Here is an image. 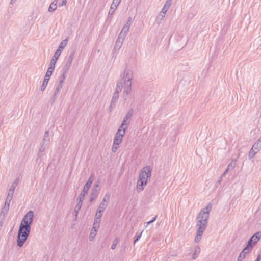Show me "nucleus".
Instances as JSON below:
<instances>
[{"mask_svg": "<svg viewBox=\"0 0 261 261\" xmlns=\"http://www.w3.org/2000/svg\"><path fill=\"white\" fill-rule=\"evenodd\" d=\"M129 28L130 27H127V25H125L122 28L121 32L127 34L128 32L129 31Z\"/></svg>", "mask_w": 261, "mask_h": 261, "instance_id": "de8ad7c7", "label": "nucleus"}, {"mask_svg": "<svg viewBox=\"0 0 261 261\" xmlns=\"http://www.w3.org/2000/svg\"><path fill=\"white\" fill-rule=\"evenodd\" d=\"M33 217V211H30L24 215L21 222L17 237V244L19 247L23 246L29 236Z\"/></svg>", "mask_w": 261, "mask_h": 261, "instance_id": "f257e3e1", "label": "nucleus"}, {"mask_svg": "<svg viewBox=\"0 0 261 261\" xmlns=\"http://www.w3.org/2000/svg\"><path fill=\"white\" fill-rule=\"evenodd\" d=\"M68 42V38L63 40L60 44L59 46L57 49L61 50V51L65 47Z\"/></svg>", "mask_w": 261, "mask_h": 261, "instance_id": "4be33fe9", "label": "nucleus"}, {"mask_svg": "<svg viewBox=\"0 0 261 261\" xmlns=\"http://www.w3.org/2000/svg\"><path fill=\"white\" fill-rule=\"evenodd\" d=\"M99 182H97V184H95L93 188H95L96 189H97V188L99 186Z\"/></svg>", "mask_w": 261, "mask_h": 261, "instance_id": "0e129e2a", "label": "nucleus"}, {"mask_svg": "<svg viewBox=\"0 0 261 261\" xmlns=\"http://www.w3.org/2000/svg\"><path fill=\"white\" fill-rule=\"evenodd\" d=\"M51 75H52L51 72L50 73L49 72H47V71L46 74H45L44 79H46V80L49 81V79H50V76H51Z\"/></svg>", "mask_w": 261, "mask_h": 261, "instance_id": "5fc2aeb1", "label": "nucleus"}, {"mask_svg": "<svg viewBox=\"0 0 261 261\" xmlns=\"http://www.w3.org/2000/svg\"><path fill=\"white\" fill-rule=\"evenodd\" d=\"M249 252V250H247L246 248H244L242 252L240 253L239 257H238V261H243L245 258L246 255Z\"/></svg>", "mask_w": 261, "mask_h": 261, "instance_id": "ddd939ff", "label": "nucleus"}, {"mask_svg": "<svg viewBox=\"0 0 261 261\" xmlns=\"http://www.w3.org/2000/svg\"><path fill=\"white\" fill-rule=\"evenodd\" d=\"M123 41L122 40V39H117V41L116 42V44H115L114 48L119 49L121 47V46L123 44Z\"/></svg>", "mask_w": 261, "mask_h": 261, "instance_id": "a878e982", "label": "nucleus"}, {"mask_svg": "<svg viewBox=\"0 0 261 261\" xmlns=\"http://www.w3.org/2000/svg\"><path fill=\"white\" fill-rule=\"evenodd\" d=\"M126 35L127 34L121 32L117 39H122V40L124 41Z\"/></svg>", "mask_w": 261, "mask_h": 261, "instance_id": "a18cd8bd", "label": "nucleus"}, {"mask_svg": "<svg viewBox=\"0 0 261 261\" xmlns=\"http://www.w3.org/2000/svg\"><path fill=\"white\" fill-rule=\"evenodd\" d=\"M119 94L114 92L113 95L112 100L111 101V105H110V111H111L112 109H113L115 107V104L117 102V101L119 99Z\"/></svg>", "mask_w": 261, "mask_h": 261, "instance_id": "6e6552de", "label": "nucleus"}, {"mask_svg": "<svg viewBox=\"0 0 261 261\" xmlns=\"http://www.w3.org/2000/svg\"><path fill=\"white\" fill-rule=\"evenodd\" d=\"M117 8V6L115 7V6H113V5L111 4L110 8L109 9V13H108L109 17L112 15L114 14V13L115 12Z\"/></svg>", "mask_w": 261, "mask_h": 261, "instance_id": "c756f323", "label": "nucleus"}, {"mask_svg": "<svg viewBox=\"0 0 261 261\" xmlns=\"http://www.w3.org/2000/svg\"><path fill=\"white\" fill-rule=\"evenodd\" d=\"M212 204L208 203L207 206L202 209L196 218L197 232L194 241L198 243L201 239L204 231L206 229L207 225V221L209 218L210 212L212 209Z\"/></svg>", "mask_w": 261, "mask_h": 261, "instance_id": "f03ea898", "label": "nucleus"}, {"mask_svg": "<svg viewBox=\"0 0 261 261\" xmlns=\"http://www.w3.org/2000/svg\"><path fill=\"white\" fill-rule=\"evenodd\" d=\"M151 175V169L150 166L144 167L139 176L137 184V190L138 192H140L144 190V186L147 184V179L150 178Z\"/></svg>", "mask_w": 261, "mask_h": 261, "instance_id": "7ed1b4c3", "label": "nucleus"}, {"mask_svg": "<svg viewBox=\"0 0 261 261\" xmlns=\"http://www.w3.org/2000/svg\"><path fill=\"white\" fill-rule=\"evenodd\" d=\"M142 233V231L135 237V239L134 241V244H135L140 239Z\"/></svg>", "mask_w": 261, "mask_h": 261, "instance_id": "6e6d98bb", "label": "nucleus"}, {"mask_svg": "<svg viewBox=\"0 0 261 261\" xmlns=\"http://www.w3.org/2000/svg\"><path fill=\"white\" fill-rule=\"evenodd\" d=\"M123 87V83L122 80H119L116 84V87L115 91V93L119 94L121 91Z\"/></svg>", "mask_w": 261, "mask_h": 261, "instance_id": "dca6fc26", "label": "nucleus"}, {"mask_svg": "<svg viewBox=\"0 0 261 261\" xmlns=\"http://www.w3.org/2000/svg\"><path fill=\"white\" fill-rule=\"evenodd\" d=\"M252 241H253L250 238L248 240V241L247 242V244L246 245V247H245V248H246L247 250H249V251L251 250L252 249L253 246L255 245V244H253V243Z\"/></svg>", "mask_w": 261, "mask_h": 261, "instance_id": "cd10ccee", "label": "nucleus"}, {"mask_svg": "<svg viewBox=\"0 0 261 261\" xmlns=\"http://www.w3.org/2000/svg\"><path fill=\"white\" fill-rule=\"evenodd\" d=\"M123 137L118 136L117 135H115V137L114 139L113 143L116 145H119L122 142Z\"/></svg>", "mask_w": 261, "mask_h": 261, "instance_id": "5701e85b", "label": "nucleus"}, {"mask_svg": "<svg viewBox=\"0 0 261 261\" xmlns=\"http://www.w3.org/2000/svg\"><path fill=\"white\" fill-rule=\"evenodd\" d=\"M252 148L255 150V152H258L261 149V136L254 143Z\"/></svg>", "mask_w": 261, "mask_h": 261, "instance_id": "9b49d317", "label": "nucleus"}, {"mask_svg": "<svg viewBox=\"0 0 261 261\" xmlns=\"http://www.w3.org/2000/svg\"><path fill=\"white\" fill-rule=\"evenodd\" d=\"M86 195V194H85V193H84L81 192V193L80 194V195L79 196V198H78L77 201L80 202H83V200H84L85 196Z\"/></svg>", "mask_w": 261, "mask_h": 261, "instance_id": "4c0bfd02", "label": "nucleus"}, {"mask_svg": "<svg viewBox=\"0 0 261 261\" xmlns=\"http://www.w3.org/2000/svg\"><path fill=\"white\" fill-rule=\"evenodd\" d=\"M121 0H113V2L112 3V5L114 6H117L118 7L120 3H121Z\"/></svg>", "mask_w": 261, "mask_h": 261, "instance_id": "8fccbe9b", "label": "nucleus"}, {"mask_svg": "<svg viewBox=\"0 0 261 261\" xmlns=\"http://www.w3.org/2000/svg\"><path fill=\"white\" fill-rule=\"evenodd\" d=\"M133 110L132 109H130L125 116L123 120V121L120 125V128H123V126L125 125L127 126V122L128 121V123H129L130 117L133 116Z\"/></svg>", "mask_w": 261, "mask_h": 261, "instance_id": "423d86ee", "label": "nucleus"}, {"mask_svg": "<svg viewBox=\"0 0 261 261\" xmlns=\"http://www.w3.org/2000/svg\"><path fill=\"white\" fill-rule=\"evenodd\" d=\"M57 1H54L51 3V4L50 5L48 11L49 12H54L56 9H57Z\"/></svg>", "mask_w": 261, "mask_h": 261, "instance_id": "6ab92c4d", "label": "nucleus"}, {"mask_svg": "<svg viewBox=\"0 0 261 261\" xmlns=\"http://www.w3.org/2000/svg\"><path fill=\"white\" fill-rule=\"evenodd\" d=\"M103 212H100V211L97 210L96 213L95 215L94 219L95 220H101L100 218L102 216Z\"/></svg>", "mask_w": 261, "mask_h": 261, "instance_id": "f704fd0d", "label": "nucleus"}, {"mask_svg": "<svg viewBox=\"0 0 261 261\" xmlns=\"http://www.w3.org/2000/svg\"><path fill=\"white\" fill-rule=\"evenodd\" d=\"M97 231V229H94V228L92 227V228L91 230L90 233V236H89L90 241H91L93 240V239L94 238V237H95V236L96 234Z\"/></svg>", "mask_w": 261, "mask_h": 261, "instance_id": "393cba45", "label": "nucleus"}, {"mask_svg": "<svg viewBox=\"0 0 261 261\" xmlns=\"http://www.w3.org/2000/svg\"><path fill=\"white\" fill-rule=\"evenodd\" d=\"M101 220H94L93 226V228L94 229H98L100 226Z\"/></svg>", "mask_w": 261, "mask_h": 261, "instance_id": "7c9ffc66", "label": "nucleus"}, {"mask_svg": "<svg viewBox=\"0 0 261 261\" xmlns=\"http://www.w3.org/2000/svg\"><path fill=\"white\" fill-rule=\"evenodd\" d=\"M118 145H116L115 144H114V143H113V146H112V151L113 152H116V151H117V150L118 149Z\"/></svg>", "mask_w": 261, "mask_h": 261, "instance_id": "3c124183", "label": "nucleus"}, {"mask_svg": "<svg viewBox=\"0 0 261 261\" xmlns=\"http://www.w3.org/2000/svg\"><path fill=\"white\" fill-rule=\"evenodd\" d=\"M256 153L257 152H255V150L251 148L248 153L249 158L250 159L253 158Z\"/></svg>", "mask_w": 261, "mask_h": 261, "instance_id": "473e14b6", "label": "nucleus"}, {"mask_svg": "<svg viewBox=\"0 0 261 261\" xmlns=\"http://www.w3.org/2000/svg\"><path fill=\"white\" fill-rule=\"evenodd\" d=\"M46 147L45 146L41 145H40L38 152V158H40L43 155V152H44Z\"/></svg>", "mask_w": 261, "mask_h": 261, "instance_id": "412c9836", "label": "nucleus"}, {"mask_svg": "<svg viewBox=\"0 0 261 261\" xmlns=\"http://www.w3.org/2000/svg\"><path fill=\"white\" fill-rule=\"evenodd\" d=\"M200 252V248L198 246L196 247L194 249V254H193V256H192V259H196L197 258L198 255H199Z\"/></svg>", "mask_w": 261, "mask_h": 261, "instance_id": "b1692460", "label": "nucleus"}, {"mask_svg": "<svg viewBox=\"0 0 261 261\" xmlns=\"http://www.w3.org/2000/svg\"><path fill=\"white\" fill-rule=\"evenodd\" d=\"M61 54V50L57 49L52 59H51L50 63L52 64H56L58 59Z\"/></svg>", "mask_w": 261, "mask_h": 261, "instance_id": "9d476101", "label": "nucleus"}, {"mask_svg": "<svg viewBox=\"0 0 261 261\" xmlns=\"http://www.w3.org/2000/svg\"><path fill=\"white\" fill-rule=\"evenodd\" d=\"M14 191L15 190L13 189L12 188H10L8 191L7 196L13 198Z\"/></svg>", "mask_w": 261, "mask_h": 261, "instance_id": "c03bdc74", "label": "nucleus"}, {"mask_svg": "<svg viewBox=\"0 0 261 261\" xmlns=\"http://www.w3.org/2000/svg\"><path fill=\"white\" fill-rule=\"evenodd\" d=\"M171 2L172 0H167L164 4V7H165V8H167L168 9H169V7L171 6Z\"/></svg>", "mask_w": 261, "mask_h": 261, "instance_id": "a19ab883", "label": "nucleus"}, {"mask_svg": "<svg viewBox=\"0 0 261 261\" xmlns=\"http://www.w3.org/2000/svg\"><path fill=\"white\" fill-rule=\"evenodd\" d=\"M48 144V143H45V142H42V141L40 143V145H42V146H45V147H46Z\"/></svg>", "mask_w": 261, "mask_h": 261, "instance_id": "680f3d73", "label": "nucleus"}, {"mask_svg": "<svg viewBox=\"0 0 261 261\" xmlns=\"http://www.w3.org/2000/svg\"><path fill=\"white\" fill-rule=\"evenodd\" d=\"M49 130H46L44 133L43 138L42 142L49 143L50 142V137H49Z\"/></svg>", "mask_w": 261, "mask_h": 261, "instance_id": "aec40b11", "label": "nucleus"}, {"mask_svg": "<svg viewBox=\"0 0 261 261\" xmlns=\"http://www.w3.org/2000/svg\"><path fill=\"white\" fill-rule=\"evenodd\" d=\"M98 191L97 189L95 188H93L90 194V197L89 199V201L92 202L98 195Z\"/></svg>", "mask_w": 261, "mask_h": 261, "instance_id": "f8f14e48", "label": "nucleus"}, {"mask_svg": "<svg viewBox=\"0 0 261 261\" xmlns=\"http://www.w3.org/2000/svg\"><path fill=\"white\" fill-rule=\"evenodd\" d=\"M133 77V71L130 69H124L123 72L121 74L119 80L122 81H127L132 82V80Z\"/></svg>", "mask_w": 261, "mask_h": 261, "instance_id": "20e7f679", "label": "nucleus"}, {"mask_svg": "<svg viewBox=\"0 0 261 261\" xmlns=\"http://www.w3.org/2000/svg\"><path fill=\"white\" fill-rule=\"evenodd\" d=\"M55 67V64H52L51 63H50L49 66L47 71L49 72L50 73L51 72V73H53V72L54 70Z\"/></svg>", "mask_w": 261, "mask_h": 261, "instance_id": "79ce46f5", "label": "nucleus"}, {"mask_svg": "<svg viewBox=\"0 0 261 261\" xmlns=\"http://www.w3.org/2000/svg\"><path fill=\"white\" fill-rule=\"evenodd\" d=\"M168 10V9L167 8H165V7H163L160 13L165 15Z\"/></svg>", "mask_w": 261, "mask_h": 261, "instance_id": "13d9d810", "label": "nucleus"}, {"mask_svg": "<svg viewBox=\"0 0 261 261\" xmlns=\"http://www.w3.org/2000/svg\"><path fill=\"white\" fill-rule=\"evenodd\" d=\"M93 179H94V175L92 174L89 177L88 180L86 182L82 192H83L85 194H86L88 193L89 188H90V187L93 182Z\"/></svg>", "mask_w": 261, "mask_h": 261, "instance_id": "0eeeda50", "label": "nucleus"}, {"mask_svg": "<svg viewBox=\"0 0 261 261\" xmlns=\"http://www.w3.org/2000/svg\"><path fill=\"white\" fill-rule=\"evenodd\" d=\"M236 166V160H232V161L231 162V163H230L228 165L227 167H228V168L230 169V170H232Z\"/></svg>", "mask_w": 261, "mask_h": 261, "instance_id": "72a5a7b5", "label": "nucleus"}, {"mask_svg": "<svg viewBox=\"0 0 261 261\" xmlns=\"http://www.w3.org/2000/svg\"><path fill=\"white\" fill-rule=\"evenodd\" d=\"M221 181H222V177H220L219 179L217 181V182L216 184V186H217L218 185L220 184Z\"/></svg>", "mask_w": 261, "mask_h": 261, "instance_id": "052dcab7", "label": "nucleus"}, {"mask_svg": "<svg viewBox=\"0 0 261 261\" xmlns=\"http://www.w3.org/2000/svg\"><path fill=\"white\" fill-rule=\"evenodd\" d=\"M126 35L127 34L121 32L117 39H122V40L124 41Z\"/></svg>", "mask_w": 261, "mask_h": 261, "instance_id": "49530a36", "label": "nucleus"}, {"mask_svg": "<svg viewBox=\"0 0 261 261\" xmlns=\"http://www.w3.org/2000/svg\"><path fill=\"white\" fill-rule=\"evenodd\" d=\"M48 81H49L46 80V79H44L42 86L41 87V91H43L45 90L48 84Z\"/></svg>", "mask_w": 261, "mask_h": 261, "instance_id": "2f4dec72", "label": "nucleus"}, {"mask_svg": "<svg viewBox=\"0 0 261 261\" xmlns=\"http://www.w3.org/2000/svg\"><path fill=\"white\" fill-rule=\"evenodd\" d=\"M5 220V217L0 216V229H1Z\"/></svg>", "mask_w": 261, "mask_h": 261, "instance_id": "864d4df0", "label": "nucleus"}, {"mask_svg": "<svg viewBox=\"0 0 261 261\" xmlns=\"http://www.w3.org/2000/svg\"><path fill=\"white\" fill-rule=\"evenodd\" d=\"M110 193H106L101 202L104 203H105L106 201L109 202L110 198Z\"/></svg>", "mask_w": 261, "mask_h": 261, "instance_id": "e433bc0d", "label": "nucleus"}, {"mask_svg": "<svg viewBox=\"0 0 261 261\" xmlns=\"http://www.w3.org/2000/svg\"><path fill=\"white\" fill-rule=\"evenodd\" d=\"M261 260V255L259 254L256 259L254 261H260Z\"/></svg>", "mask_w": 261, "mask_h": 261, "instance_id": "e2e57ef3", "label": "nucleus"}, {"mask_svg": "<svg viewBox=\"0 0 261 261\" xmlns=\"http://www.w3.org/2000/svg\"><path fill=\"white\" fill-rule=\"evenodd\" d=\"M107 203L101 202L97 210L100 211V212H103L106 207H107Z\"/></svg>", "mask_w": 261, "mask_h": 261, "instance_id": "bb28decb", "label": "nucleus"}, {"mask_svg": "<svg viewBox=\"0 0 261 261\" xmlns=\"http://www.w3.org/2000/svg\"><path fill=\"white\" fill-rule=\"evenodd\" d=\"M132 91V87H123V93L127 95Z\"/></svg>", "mask_w": 261, "mask_h": 261, "instance_id": "c9c22d12", "label": "nucleus"}, {"mask_svg": "<svg viewBox=\"0 0 261 261\" xmlns=\"http://www.w3.org/2000/svg\"><path fill=\"white\" fill-rule=\"evenodd\" d=\"M127 128V126H126V127L123 126V128H120V126L119 129L117 130L115 135H117L118 136L123 137L125 135L126 129Z\"/></svg>", "mask_w": 261, "mask_h": 261, "instance_id": "f3484780", "label": "nucleus"}, {"mask_svg": "<svg viewBox=\"0 0 261 261\" xmlns=\"http://www.w3.org/2000/svg\"><path fill=\"white\" fill-rule=\"evenodd\" d=\"M165 15L160 13V14L157 16L156 19V22L158 24H160L161 21L163 20L165 17Z\"/></svg>", "mask_w": 261, "mask_h": 261, "instance_id": "c85d7f7f", "label": "nucleus"}, {"mask_svg": "<svg viewBox=\"0 0 261 261\" xmlns=\"http://www.w3.org/2000/svg\"><path fill=\"white\" fill-rule=\"evenodd\" d=\"M9 209V206L6 205H4V207L2 208L1 210V212L0 214V216H2L4 217H6V215L8 213V212Z\"/></svg>", "mask_w": 261, "mask_h": 261, "instance_id": "a211bd4d", "label": "nucleus"}, {"mask_svg": "<svg viewBox=\"0 0 261 261\" xmlns=\"http://www.w3.org/2000/svg\"><path fill=\"white\" fill-rule=\"evenodd\" d=\"M156 218H157V216H155L152 219H151V220L150 221L153 223L154 221H155V220L156 219Z\"/></svg>", "mask_w": 261, "mask_h": 261, "instance_id": "69168bd1", "label": "nucleus"}, {"mask_svg": "<svg viewBox=\"0 0 261 261\" xmlns=\"http://www.w3.org/2000/svg\"><path fill=\"white\" fill-rule=\"evenodd\" d=\"M74 215H75V219H76L77 216V215H78V213H79V211H74Z\"/></svg>", "mask_w": 261, "mask_h": 261, "instance_id": "338daca9", "label": "nucleus"}, {"mask_svg": "<svg viewBox=\"0 0 261 261\" xmlns=\"http://www.w3.org/2000/svg\"><path fill=\"white\" fill-rule=\"evenodd\" d=\"M118 243V241H116V239L114 241L112 245L111 246V249L114 250L116 248L117 243Z\"/></svg>", "mask_w": 261, "mask_h": 261, "instance_id": "4d7b16f0", "label": "nucleus"}, {"mask_svg": "<svg viewBox=\"0 0 261 261\" xmlns=\"http://www.w3.org/2000/svg\"><path fill=\"white\" fill-rule=\"evenodd\" d=\"M13 198L10 197L9 196H7V198L5 200V205L10 206V203L12 200Z\"/></svg>", "mask_w": 261, "mask_h": 261, "instance_id": "37998d69", "label": "nucleus"}, {"mask_svg": "<svg viewBox=\"0 0 261 261\" xmlns=\"http://www.w3.org/2000/svg\"><path fill=\"white\" fill-rule=\"evenodd\" d=\"M67 3V0H62V2L60 4H59V6L61 7L63 6H64Z\"/></svg>", "mask_w": 261, "mask_h": 261, "instance_id": "bf43d9fd", "label": "nucleus"}, {"mask_svg": "<svg viewBox=\"0 0 261 261\" xmlns=\"http://www.w3.org/2000/svg\"><path fill=\"white\" fill-rule=\"evenodd\" d=\"M66 74L67 73H65L64 72H63V74L59 77V81L57 86V87L62 88L63 84L64 83L65 79L66 77Z\"/></svg>", "mask_w": 261, "mask_h": 261, "instance_id": "2eb2a0df", "label": "nucleus"}, {"mask_svg": "<svg viewBox=\"0 0 261 261\" xmlns=\"http://www.w3.org/2000/svg\"><path fill=\"white\" fill-rule=\"evenodd\" d=\"M261 237V232L258 231L253 234L250 239L253 241V244H255L260 239Z\"/></svg>", "mask_w": 261, "mask_h": 261, "instance_id": "4468645a", "label": "nucleus"}, {"mask_svg": "<svg viewBox=\"0 0 261 261\" xmlns=\"http://www.w3.org/2000/svg\"><path fill=\"white\" fill-rule=\"evenodd\" d=\"M61 89H62V88L56 87L55 90L54 91V94L51 98L50 101L51 105H53L55 103L57 98L58 97V96L59 95Z\"/></svg>", "mask_w": 261, "mask_h": 261, "instance_id": "1a4fd4ad", "label": "nucleus"}, {"mask_svg": "<svg viewBox=\"0 0 261 261\" xmlns=\"http://www.w3.org/2000/svg\"><path fill=\"white\" fill-rule=\"evenodd\" d=\"M123 83H124L123 87H132V82L123 81Z\"/></svg>", "mask_w": 261, "mask_h": 261, "instance_id": "09e8293b", "label": "nucleus"}, {"mask_svg": "<svg viewBox=\"0 0 261 261\" xmlns=\"http://www.w3.org/2000/svg\"><path fill=\"white\" fill-rule=\"evenodd\" d=\"M82 204H83V202H80L78 201L76 205L75 206V207L74 208V211H79L81 208Z\"/></svg>", "mask_w": 261, "mask_h": 261, "instance_id": "ea45409f", "label": "nucleus"}, {"mask_svg": "<svg viewBox=\"0 0 261 261\" xmlns=\"http://www.w3.org/2000/svg\"><path fill=\"white\" fill-rule=\"evenodd\" d=\"M132 21V17H129L127 18V20L126 23V24H125V25H127V27H130V24H131Z\"/></svg>", "mask_w": 261, "mask_h": 261, "instance_id": "603ef678", "label": "nucleus"}, {"mask_svg": "<svg viewBox=\"0 0 261 261\" xmlns=\"http://www.w3.org/2000/svg\"><path fill=\"white\" fill-rule=\"evenodd\" d=\"M18 182H19V179L18 178H16L14 181L12 183V184L11 185V187H10V188H12L13 189L15 190L16 186L18 185Z\"/></svg>", "mask_w": 261, "mask_h": 261, "instance_id": "58836bf2", "label": "nucleus"}, {"mask_svg": "<svg viewBox=\"0 0 261 261\" xmlns=\"http://www.w3.org/2000/svg\"><path fill=\"white\" fill-rule=\"evenodd\" d=\"M74 58V52L72 51L70 53V56L67 59L65 66L63 68V72L65 73H67L69 69L70 68L72 64V61Z\"/></svg>", "mask_w": 261, "mask_h": 261, "instance_id": "39448f33", "label": "nucleus"}, {"mask_svg": "<svg viewBox=\"0 0 261 261\" xmlns=\"http://www.w3.org/2000/svg\"><path fill=\"white\" fill-rule=\"evenodd\" d=\"M230 170V169L228 168V167H227V168L226 169L225 171H224L225 173H227Z\"/></svg>", "mask_w": 261, "mask_h": 261, "instance_id": "774afa93", "label": "nucleus"}]
</instances>
